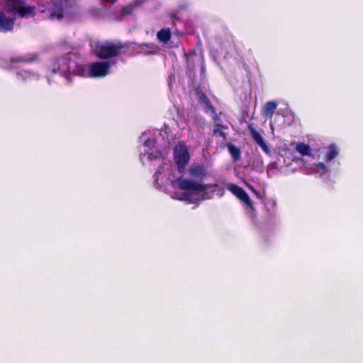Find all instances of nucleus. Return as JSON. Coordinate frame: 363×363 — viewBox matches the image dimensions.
Wrapping results in <instances>:
<instances>
[{
	"label": "nucleus",
	"mask_w": 363,
	"mask_h": 363,
	"mask_svg": "<svg viewBox=\"0 0 363 363\" xmlns=\"http://www.w3.org/2000/svg\"><path fill=\"white\" fill-rule=\"evenodd\" d=\"M111 65L110 62L99 61L84 67L77 62L75 55L69 53L52 62L50 69L52 74H59L67 82H70L72 74L92 78L104 77L108 74Z\"/></svg>",
	"instance_id": "obj_1"
},
{
	"label": "nucleus",
	"mask_w": 363,
	"mask_h": 363,
	"mask_svg": "<svg viewBox=\"0 0 363 363\" xmlns=\"http://www.w3.org/2000/svg\"><path fill=\"white\" fill-rule=\"evenodd\" d=\"M171 179V177H169ZM172 189V197L174 199L199 203L200 201L211 199L214 194L219 198L223 196L225 189L217 184H203L193 179L180 177L176 181L170 180Z\"/></svg>",
	"instance_id": "obj_2"
},
{
	"label": "nucleus",
	"mask_w": 363,
	"mask_h": 363,
	"mask_svg": "<svg viewBox=\"0 0 363 363\" xmlns=\"http://www.w3.org/2000/svg\"><path fill=\"white\" fill-rule=\"evenodd\" d=\"M174 140V135L167 127L153 133H144L140 137L142 145L139 147L140 162L145 164L148 162L164 158Z\"/></svg>",
	"instance_id": "obj_3"
},
{
	"label": "nucleus",
	"mask_w": 363,
	"mask_h": 363,
	"mask_svg": "<svg viewBox=\"0 0 363 363\" xmlns=\"http://www.w3.org/2000/svg\"><path fill=\"white\" fill-rule=\"evenodd\" d=\"M174 161L177 165V169L174 167L169 162H164L158 167L155 174V183L162 188L165 185V183H169L172 187L171 180L176 181L179 177H177V173L182 174L186 169V166L189 162L190 155L187 146L183 143H179L174 148ZM181 176H179L180 177Z\"/></svg>",
	"instance_id": "obj_4"
},
{
	"label": "nucleus",
	"mask_w": 363,
	"mask_h": 363,
	"mask_svg": "<svg viewBox=\"0 0 363 363\" xmlns=\"http://www.w3.org/2000/svg\"><path fill=\"white\" fill-rule=\"evenodd\" d=\"M296 152L303 157L298 160L301 168L306 174H317L322 177L330 172V167L324 162H311V160H314L315 156L313 154V149L304 143H298L295 147Z\"/></svg>",
	"instance_id": "obj_5"
},
{
	"label": "nucleus",
	"mask_w": 363,
	"mask_h": 363,
	"mask_svg": "<svg viewBox=\"0 0 363 363\" xmlns=\"http://www.w3.org/2000/svg\"><path fill=\"white\" fill-rule=\"evenodd\" d=\"M35 58V55L28 56L12 57L10 60V64L6 67L8 69H17L16 74L18 79L23 82L38 80L40 74L37 72H31L23 69L24 64L33 61Z\"/></svg>",
	"instance_id": "obj_6"
},
{
	"label": "nucleus",
	"mask_w": 363,
	"mask_h": 363,
	"mask_svg": "<svg viewBox=\"0 0 363 363\" xmlns=\"http://www.w3.org/2000/svg\"><path fill=\"white\" fill-rule=\"evenodd\" d=\"M46 10L51 19L60 20L71 18L73 8L69 6L67 0H49Z\"/></svg>",
	"instance_id": "obj_7"
},
{
	"label": "nucleus",
	"mask_w": 363,
	"mask_h": 363,
	"mask_svg": "<svg viewBox=\"0 0 363 363\" xmlns=\"http://www.w3.org/2000/svg\"><path fill=\"white\" fill-rule=\"evenodd\" d=\"M92 48L98 57L106 59L118 56L121 53L122 45L108 41H99L92 45Z\"/></svg>",
	"instance_id": "obj_8"
},
{
	"label": "nucleus",
	"mask_w": 363,
	"mask_h": 363,
	"mask_svg": "<svg viewBox=\"0 0 363 363\" xmlns=\"http://www.w3.org/2000/svg\"><path fill=\"white\" fill-rule=\"evenodd\" d=\"M1 3L7 12L17 13L21 18L33 16L35 7L28 6L23 0H1Z\"/></svg>",
	"instance_id": "obj_9"
},
{
	"label": "nucleus",
	"mask_w": 363,
	"mask_h": 363,
	"mask_svg": "<svg viewBox=\"0 0 363 363\" xmlns=\"http://www.w3.org/2000/svg\"><path fill=\"white\" fill-rule=\"evenodd\" d=\"M226 189L238 199L242 201L252 211L254 210L252 202L247 192L243 189L232 183L228 184Z\"/></svg>",
	"instance_id": "obj_10"
},
{
	"label": "nucleus",
	"mask_w": 363,
	"mask_h": 363,
	"mask_svg": "<svg viewBox=\"0 0 363 363\" xmlns=\"http://www.w3.org/2000/svg\"><path fill=\"white\" fill-rule=\"evenodd\" d=\"M14 23L15 18L0 10V32L7 33L13 30Z\"/></svg>",
	"instance_id": "obj_11"
},
{
	"label": "nucleus",
	"mask_w": 363,
	"mask_h": 363,
	"mask_svg": "<svg viewBox=\"0 0 363 363\" xmlns=\"http://www.w3.org/2000/svg\"><path fill=\"white\" fill-rule=\"evenodd\" d=\"M340 153V147L337 145L333 143L325 147L323 150V159L324 161L329 164L333 160L339 156Z\"/></svg>",
	"instance_id": "obj_12"
},
{
	"label": "nucleus",
	"mask_w": 363,
	"mask_h": 363,
	"mask_svg": "<svg viewBox=\"0 0 363 363\" xmlns=\"http://www.w3.org/2000/svg\"><path fill=\"white\" fill-rule=\"evenodd\" d=\"M249 130L251 135L252 138L254 140L255 143H257L262 150L267 154L270 155L271 151L269 148L267 147L265 143L262 136L258 133L254 128L252 126H249Z\"/></svg>",
	"instance_id": "obj_13"
},
{
	"label": "nucleus",
	"mask_w": 363,
	"mask_h": 363,
	"mask_svg": "<svg viewBox=\"0 0 363 363\" xmlns=\"http://www.w3.org/2000/svg\"><path fill=\"white\" fill-rule=\"evenodd\" d=\"M189 174L194 180H196L195 179H203L207 174L205 167L201 164L191 166L189 169Z\"/></svg>",
	"instance_id": "obj_14"
},
{
	"label": "nucleus",
	"mask_w": 363,
	"mask_h": 363,
	"mask_svg": "<svg viewBox=\"0 0 363 363\" xmlns=\"http://www.w3.org/2000/svg\"><path fill=\"white\" fill-rule=\"evenodd\" d=\"M277 108V104L274 101H269L267 102L263 109H262V115L265 118H271L275 110Z\"/></svg>",
	"instance_id": "obj_15"
},
{
	"label": "nucleus",
	"mask_w": 363,
	"mask_h": 363,
	"mask_svg": "<svg viewBox=\"0 0 363 363\" xmlns=\"http://www.w3.org/2000/svg\"><path fill=\"white\" fill-rule=\"evenodd\" d=\"M199 101L203 106L204 111L206 113H210L211 116H213V114L216 113V111H215L213 107L212 106L210 101H208V99L206 98V96L205 95L201 94L200 96Z\"/></svg>",
	"instance_id": "obj_16"
},
{
	"label": "nucleus",
	"mask_w": 363,
	"mask_h": 363,
	"mask_svg": "<svg viewBox=\"0 0 363 363\" xmlns=\"http://www.w3.org/2000/svg\"><path fill=\"white\" fill-rule=\"evenodd\" d=\"M228 152L234 162H237L241 158V152L240 148L233 144H227Z\"/></svg>",
	"instance_id": "obj_17"
},
{
	"label": "nucleus",
	"mask_w": 363,
	"mask_h": 363,
	"mask_svg": "<svg viewBox=\"0 0 363 363\" xmlns=\"http://www.w3.org/2000/svg\"><path fill=\"white\" fill-rule=\"evenodd\" d=\"M157 38L159 41L167 43L171 38V31L169 28H163L160 30L157 34Z\"/></svg>",
	"instance_id": "obj_18"
},
{
	"label": "nucleus",
	"mask_w": 363,
	"mask_h": 363,
	"mask_svg": "<svg viewBox=\"0 0 363 363\" xmlns=\"http://www.w3.org/2000/svg\"><path fill=\"white\" fill-rule=\"evenodd\" d=\"M211 116L213 118V120L214 123H215L216 127L221 128H227L226 126H225V125H223L222 124L221 119L220 118V117L216 113L213 114Z\"/></svg>",
	"instance_id": "obj_19"
},
{
	"label": "nucleus",
	"mask_w": 363,
	"mask_h": 363,
	"mask_svg": "<svg viewBox=\"0 0 363 363\" xmlns=\"http://www.w3.org/2000/svg\"><path fill=\"white\" fill-rule=\"evenodd\" d=\"M133 11V6L131 5L127 6L122 9V15L126 16L131 13Z\"/></svg>",
	"instance_id": "obj_20"
},
{
	"label": "nucleus",
	"mask_w": 363,
	"mask_h": 363,
	"mask_svg": "<svg viewBox=\"0 0 363 363\" xmlns=\"http://www.w3.org/2000/svg\"><path fill=\"white\" fill-rule=\"evenodd\" d=\"M213 134L214 135H216V134H218L220 135L223 139H225L226 138V134L222 130L220 129V128H215L213 130Z\"/></svg>",
	"instance_id": "obj_21"
},
{
	"label": "nucleus",
	"mask_w": 363,
	"mask_h": 363,
	"mask_svg": "<svg viewBox=\"0 0 363 363\" xmlns=\"http://www.w3.org/2000/svg\"><path fill=\"white\" fill-rule=\"evenodd\" d=\"M104 3L114 4L117 0H101Z\"/></svg>",
	"instance_id": "obj_22"
},
{
	"label": "nucleus",
	"mask_w": 363,
	"mask_h": 363,
	"mask_svg": "<svg viewBox=\"0 0 363 363\" xmlns=\"http://www.w3.org/2000/svg\"><path fill=\"white\" fill-rule=\"evenodd\" d=\"M145 0H135V4L140 5Z\"/></svg>",
	"instance_id": "obj_23"
},
{
	"label": "nucleus",
	"mask_w": 363,
	"mask_h": 363,
	"mask_svg": "<svg viewBox=\"0 0 363 363\" xmlns=\"http://www.w3.org/2000/svg\"><path fill=\"white\" fill-rule=\"evenodd\" d=\"M187 63L189 65V64H190V55L187 57Z\"/></svg>",
	"instance_id": "obj_24"
},
{
	"label": "nucleus",
	"mask_w": 363,
	"mask_h": 363,
	"mask_svg": "<svg viewBox=\"0 0 363 363\" xmlns=\"http://www.w3.org/2000/svg\"><path fill=\"white\" fill-rule=\"evenodd\" d=\"M50 78H51V76L48 77V81L49 84L50 83Z\"/></svg>",
	"instance_id": "obj_25"
},
{
	"label": "nucleus",
	"mask_w": 363,
	"mask_h": 363,
	"mask_svg": "<svg viewBox=\"0 0 363 363\" xmlns=\"http://www.w3.org/2000/svg\"><path fill=\"white\" fill-rule=\"evenodd\" d=\"M204 71V67L202 66L201 67V72H203Z\"/></svg>",
	"instance_id": "obj_26"
}]
</instances>
